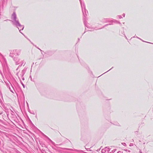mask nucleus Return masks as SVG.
Here are the masks:
<instances>
[{"label": "nucleus", "mask_w": 153, "mask_h": 153, "mask_svg": "<svg viewBox=\"0 0 153 153\" xmlns=\"http://www.w3.org/2000/svg\"><path fill=\"white\" fill-rule=\"evenodd\" d=\"M11 19L13 25L17 27L19 30L20 29V30H22L24 29V26L19 23V19L17 18L15 12H14L12 14Z\"/></svg>", "instance_id": "1"}, {"label": "nucleus", "mask_w": 153, "mask_h": 153, "mask_svg": "<svg viewBox=\"0 0 153 153\" xmlns=\"http://www.w3.org/2000/svg\"><path fill=\"white\" fill-rule=\"evenodd\" d=\"M21 52V49H15L11 50L10 53V56L11 57L18 56L20 55Z\"/></svg>", "instance_id": "2"}, {"label": "nucleus", "mask_w": 153, "mask_h": 153, "mask_svg": "<svg viewBox=\"0 0 153 153\" xmlns=\"http://www.w3.org/2000/svg\"><path fill=\"white\" fill-rule=\"evenodd\" d=\"M10 110L11 112L10 114V117L13 119V120L15 121H16L18 120V119L16 115L15 114V112L11 110Z\"/></svg>", "instance_id": "3"}, {"label": "nucleus", "mask_w": 153, "mask_h": 153, "mask_svg": "<svg viewBox=\"0 0 153 153\" xmlns=\"http://www.w3.org/2000/svg\"><path fill=\"white\" fill-rule=\"evenodd\" d=\"M13 60L15 61L16 65L19 64L21 63L20 59L18 56H16V57H12Z\"/></svg>", "instance_id": "4"}, {"label": "nucleus", "mask_w": 153, "mask_h": 153, "mask_svg": "<svg viewBox=\"0 0 153 153\" xmlns=\"http://www.w3.org/2000/svg\"><path fill=\"white\" fill-rule=\"evenodd\" d=\"M82 8V12L84 16L85 17L88 14V11L85 8V4H84V6H82L81 5Z\"/></svg>", "instance_id": "5"}, {"label": "nucleus", "mask_w": 153, "mask_h": 153, "mask_svg": "<svg viewBox=\"0 0 153 153\" xmlns=\"http://www.w3.org/2000/svg\"><path fill=\"white\" fill-rule=\"evenodd\" d=\"M113 25V24H107L105 25L102 28H97V27H94V28H91V30H90V31H91L93 30H98V29H102V28H104L105 27L107 26H108V25Z\"/></svg>", "instance_id": "6"}, {"label": "nucleus", "mask_w": 153, "mask_h": 153, "mask_svg": "<svg viewBox=\"0 0 153 153\" xmlns=\"http://www.w3.org/2000/svg\"><path fill=\"white\" fill-rule=\"evenodd\" d=\"M11 87L13 88V91H15V93L17 95V91L16 87V86L13 84H11Z\"/></svg>", "instance_id": "7"}, {"label": "nucleus", "mask_w": 153, "mask_h": 153, "mask_svg": "<svg viewBox=\"0 0 153 153\" xmlns=\"http://www.w3.org/2000/svg\"><path fill=\"white\" fill-rule=\"evenodd\" d=\"M2 66L4 72H6L8 70V68L7 63H6L5 64L3 65Z\"/></svg>", "instance_id": "8"}, {"label": "nucleus", "mask_w": 153, "mask_h": 153, "mask_svg": "<svg viewBox=\"0 0 153 153\" xmlns=\"http://www.w3.org/2000/svg\"><path fill=\"white\" fill-rule=\"evenodd\" d=\"M19 74V73L18 72L17 73L16 75L18 76L19 79L20 80V77H22L24 75V74H23V73L21 72V74H20V75L19 76L18 74Z\"/></svg>", "instance_id": "9"}, {"label": "nucleus", "mask_w": 153, "mask_h": 153, "mask_svg": "<svg viewBox=\"0 0 153 153\" xmlns=\"http://www.w3.org/2000/svg\"><path fill=\"white\" fill-rule=\"evenodd\" d=\"M11 84H10V85H8V87L9 88L10 90V91L13 94H15V91H13V88L11 87Z\"/></svg>", "instance_id": "10"}, {"label": "nucleus", "mask_w": 153, "mask_h": 153, "mask_svg": "<svg viewBox=\"0 0 153 153\" xmlns=\"http://www.w3.org/2000/svg\"><path fill=\"white\" fill-rule=\"evenodd\" d=\"M107 148H108V147H105L102 150H101V152L102 153H107Z\"/></svg>", "instance_id": "11"}, {"label": "nucleus", "mask_w": 153, "mask_h": 153, "mask_svg": "<svg viewBox=\"0 0 153 153\" xmlns=\"http://www.w3.org/2000/svg\"><path fill=\"white\" fill-rule=\"evenodd\" d=\"M108 19H102L101 20V22L102 23L108 22Z\"/></svg>", "instance_id": "12"}, {"label": "nucleus", "mask_w": 153, "mask_h": 153, "mask_svg": "<svg viewBox=\"0 0 153 153\" xmlns=\"http://www.w3.org/2000/svg\"><path fill=\"white\" fill-rule=\"evenodd\" d=\"M125 34H124V32L123 30L122 31H121L120 32V35L122 36H123L124 35H125Z\"/></svg>", "instance_id": "13"}, {"label": "nucleus", "mask_w": 153, "mask_h": 153, "mask_svg": "<svg viewBox=\"0 0 153 153\" xmlns=\"http://www.w3.org/2000/svg\"><path fill=\"white\" fill-rule=\"evenodd\" d=\"M20 63H21V64L20 65V66L21 67L23 64H24V66L25 65V62L24 60H23L21 61Z\"/></svg>", "instance_id": "14"}, {"label": "nucleus", "mask_w": 153, "mask_h": 153, "mask_svg": "<svg viewBox=\"0 0 153 153\" xmlns=\"http://www.w3.org/2000/svg\"><path fill=\"white\" fill-rule=\"evenodd\" d=\"M27 68H25L22 71V72L23 73V74H25L26 71V70H27Z\"/></svg>", "instance_id": "15"}, {"label": "nucleus", "mask_w": 153, "mask_h": 153, "mask_svg": "<svg viewBox=\"0 0 153 153\" xmlns=\"http://www.w3.org/2000/svg\"><path fill=\"white\" fill-rule=\"evenodd\" d=\"M81 5H82V6H84V3H82L81 0H79Z\"/></svg>", "instance_id": "16"}, {"label": "nucleus", "mask_w": 153, "mask_h": 153, "mask_svg": "<svg viewBox=\"0 0 153 153\" xmlns=\"http://www.w3.org/2000/svg\"><path fill=\"white\" fill-rule=\"evenodd\" d=\"M116 150V149H114L113 150H111V152H107V153H113Z\"/></svg>", "instance_id": "17"}, {"label": "nucleus", "mask_w": 153, "mask_h": 153, "mask_svg": "<svg viewBox=\"0 0 153 153\" xmlns=\"http://www.w3.org/2000/svg\"><path fill=\"white\" fill-rule=\"evenodd\" d=\"M113 20H108V22H110L111 23V24H113Z\"/></svg>", "instance_id": "18"}, {"label": "nucleus", "mask_w": 153, "mask_h": 153, "mask_svg": "<svg viewBox=\"0 0 153 153\" xmlns=\"http://www.w3.org/2000/svg\"><path fill=\"white\" fill-rule=\"evenodd\" d=\"M113 124L114 125H116V126H120V124L119 123H113Z\"/></svg>", "instance_id": "19"}, {"label": "nucleus", "mask_w": 153, "mask_h": 153, "mask_svg": "<svg viewBox=\"0 0 153 153\" xmlns=\"http://www.w3.org/2000/svg\"><path fill=\"white\" fill-rule=\"evenodd\" d=\"M107 149V152H110V149H109V148H107L106 149Z\"/></svg>", "instance_id": "20"}, {"label": "nucleus", "mask_w": 153, "mask_h": 153, "mask_svg": "<svg viewBox=\"0 0 153 153\" xmlns=\"http://www.w3.org/2000/svg\"><path fill=\"white\" fill-rule=\"evenodd\" d=\"M20 82H21V84H22V85L23 87L24 88H25V85H24V84L21 81V80H20Z\"/></svg>", "instance_id": "21"}, {"label": "nucleus", "mask_w": 153, "mask_h": 153, "mask_svg": "<svg viewBox=\"0 0 153 153\" xmlns=\"http://www.w3.org/2000/svg\"><path fill=\"white\" fill-rule=\"evenodd\" d=\"M122 144L124 146H126V144L125 143H122Z\"/></svg>", "instance_id": "22"}, {"label": "nucleus", "mask_w": 153, "mask_h": 153, "mask_svg": "<svg viewBox=\"0 0 153 153\" xmlns=\"http://www.w3.org/2000/svg\"><path fill=\"white\" fill-rule=\"evenodd\" d=\"M65 149L67 150H71V151L73 150V149H68V148H65Z\"/></svg>", "instance_id": "23"}, {"label": "nucleus", "mask_w": 153, "mask_h": 153, "mask_svg": "<svg viewBox=\"0 0 153 153\" xmlns=\"http://www.w3.org/2000/svg\"><path fill=\"white\" fill-rule=\"evenodd\" d=\"M117 16L118 17L119 19H121V18H122V16H120V15H118Z\"/></svg>", "instance_id": "24"}, {"label": "nucleus", "mask_w": 153, "mask_h": 153, "mask_svg": "<svg viewBox=\"0 0 153 153\" xmlns=\"http://www.w3.org/2000/svg\"><path fill=\"white\" fill-rule=\"evenodd\" d=\"M113 23H116L117 22V21L116 20L114 19L113 20Z\"/></svg>", "instance_id": "25"}, {"label": "nucleus", "mask_w": 153, "mask_h": 153, "mask_svg": "<svg viewBox=\"0 0 153 153\" xmlns=\"http://www.w3.org/2000/svg\"><path fill=\"white\" fill-rule=\"evenodd\" d=\"M50 141H51V142L52 143V144H53V145H54L55 144V143L54 142H53L50 139H49Z\"/></svg>", "instance_id": "26"}, {"label": "nucleus", "mask_w": 153, "mask_h": 153, "mask_svg": "<svg viewBox=\"0 0 153 153\" xmlns=\"http://www.w3.org/2000/svg\"><path fill=\"white\" fill-rule=\"evenodd\" d=\"M84 25L85 26H86L87 27H88L86 25V23L85 22H84Z\"/></svg>", "instance_id": "27"}, {"label": "nucleus", "mask_w": 153, "mask_h": 153, "mask_svg": "<svg viewBox=\"0 0 153 153\" xmlns=\"http://www.w3.org/2000/svg\"><path fill=\"white\" fill-rule=\"evenodd\" d=\"M137 37V38H138V39H140V40H142L143 42H145V41H144L142 39H140V38H139V37Z\"/></svg>", "instance_id": "28"}, {"label": "nucleus", "mask_w": 153, "mask_h": 153, "mask_svg": "<svg viewBox=\"0 0 153 153\" xmlns=\"http://www.w3.org/2000/svg\"><path fill=\"white\" fill-rule=\"evenodd\" d=\"M117 153H123V152L121 151H119L117 152Z\"/></svg>", "instance_id": "29"}, {"label": "nucleus", "mask_w": 153, "mask_h": 153, "mask_svg": "<svg viewBox=\"0 0 153 153\" xmlns=\"http://www.w3.org/2000/svg\"><path fill=\"white\" fill-rule=\"evenodd\" d=\"M21 30H20H20H19V32H20V33H21L22 34H23V35H24V34L22 33L21 32Z\"/></svg>", "instance_id": "30"}, {"label": "nucleus", "mask_w": 153, "mask_h": 153, "mask_svg": "<svg viewBox=\"0 0 153 153\" xmlns=\"http://www.w3.org/2000/svg\"><path fill=\"white\" fill-rule=\"evenodd\" d=\"M124 36H125V38H126V39H127V37L125 35H125H124Z\"/></svg>", "instance_id": "31"}, {"label": "nucleus", "mask_w": 153, "mask_h": 153, "mask_svg": "<svg viewBox=\"0 0 153 153\" xmlns=\"http://www.w3.org/2000/svg\"><path fill=\"white\" fill-rule=\"evenodd\" d=\"M113 68V67H112V68L111 69H110V70H108V71H107V72H105L104 74L105 73L108 71H109L110 70H111L112 68Z\"/></svg>", "instance_id": "32"}, {"label": "nucleus", "mask_w": 153, "mask_h": 153, "mask_svg": "<svg viewBox=\"0 0 153 153\" xmlns=\"http://www.w3.org/2000/svg\"><path fill=\"white\" fill-rule=\"evenodd\" d=\"M117 23H118L119 24H121V23L119 21H117Z\"/></svg>", "instance_id": "33"}, {"label": "nucleus", "mask_w": 153, "mask_h": 153, "mask_svg": "<svg viewBox=\"0 0 153 153\" xmlns=\"http://www.w3.org/2000/svg\"><path fill=\"white\" fill-rule=\"evenodd\" d=\"M19 67H20V65H19V67H18V68L16 69V71H17V70H18V68H19Z\"/></svg>", "instance_id": "34"}, {"label": "nucleus", "mask_w": 153, "mask_h": 153, "mask_svg": "<svg viewBox=\"0 0 153 153\" xmlns=\"http://www.w3.org/2000/svg\"><path fill=\"white\" fill-rule=\"evenodd\" d=\"M22 77V79L23 80H25V78L24 77Z\"/></svg>", "instance_id": "35"}, {"label": "nucleus", "mask_w": 153, "mask_h": 153, "mask_svg": "<svg viewBox=\"0 0 153 153\" xmlns=\"http://www.w3.org/2000/svg\"><path fill=\"white\" fill-rule=\"evenodd\" d=\"M123 17H124L125 16V14L124 13H123Z\"/></svg>", "instance_id": "36"}, {"label": "nucleus", "mask_w": 153, "mask_h": 153, "mask_svg": "<svg viewBox=\"0 0 153 153\" xmlns=\"http://www.w3.org/2000/svg\"><path fill=\"white\" fill-rule=\"evenodd\" d=\"M37 48H38L39 49V50H40L41 51H42L40 48H38V47H37Z\"/></svg>", "instance_id": "37"}, {"label": "nucleus", "mask_w": 153, "mask_h": 153, "mask_svg": "<svg viewBox=\"0 0 153 153\" xmlns=\"http://www.w3.org/2000/svg\"><path fill=\"white\" fill-rule=\"evenodd\" d=\"M37 48H38L39 49V50H40L41 51H42L40 48H38V47H37Z\"/></svg>", "instance_id": "38"}, {"label": "nucleus", "mask_w": 153, "mask_h": 153, "mask_svg": "<svg viewBox=\"0 0 153 153\" xmlns=\"http://www.w3.org/2000/svg\"><path fill=\"white\" fill-rule=\"evenodd\" d=\"M10 21V20L7 19L5 20V21Z\"/></svg>", "instance_id": "39"}, {"label": "nucleus", "mask_w": 153, "mask_h": 153, "mask_svg": "<svg viewBox=\"0 0 153 153\" xmlns=\"http://www.w3.org/2000/svg\"><path fill=\"white\" fill-rule=\"evenodd\" d=\"M0 73L2 75V73L1 72V71L0 70Z\"/></svg>", "instance_id": "40"}, {"label": "nucleus", "mask_w": 153, "mask_h": 153, "mask_svg": "<svg viewBox=\"0 0 153 153\" xmlns=\"http://www.w3.org/2000/svg\"><path fill=\"white\" fill-rule=\"evenodd\" d=\"M140 153H142V152H141V151H140Z\"/></svg>", "instance_id": "41"}, {"label": "nucleus", "mask_w": 153, "mask_h": 153, "mask_svg": "<svg viewBox=\"0 0 153 153\" xmlns=\"http://www.w3.org/2000/svg\"><path fill=\"white\" fill-rule=\"evenodd\" d=\"M148 43H151V44H153V43H151L149 42H148Z\"/></svg>", "instance_id": "42"}, {"label": "nucleus", "mask_w": 153, "mask_h": 153, "mask_svg": "<svg viewBox=\"0 0 153 153\" xmlns=\"http://www.w3.org/2000/svg\"><path fill=\"white\" fill-rule=\"evenodd\" d=\"M7 117H8V114H7Z\"/></svg>", "instance_id": "43"}, {"label": "nucleus", "mask_w": 153, "mask_h": 153, "mask_svg": "<svg viewBox=\"0 0 153 153\" xmlns=\"http://www.w3.org/2000/svg\"><path fill=\"white\" fill-rule=\"evenodd\" d=\"M42 51L41 53H42V54L43 52H42V51Z\"/></svg>", "instance_id": "44"}, {"label": "nucleus", "mask_w": 153, "mask_h": 153, "mask_svg": "<svg viewBox=\"0 0 153 153\" xmlns=\"http://www.w3.org/2000/svg\"><path fill=\"white\" fill-rule=\"evenodd\" d=\"M78 40H79V38H78Z\"/></svg>", "instance_id": "45"}, {"label": "nucleus", "mask_w": 153, "mask_h": 153, "mask_svg": "<svg viewBox=\"0 0 153 153\" xmlns=\"http://www.w3.org/2000/svg\"><path fill=\"white\" fill-rule=\"evenodd\" d=\"M135 37V36H134L133 37L134 38Z\"/></svg>", "instance_id": "46"}, {"label": "nucleus", "mask_w": 153, "mask_h": 153, "mask_svg": "<svg viewBox=\"0 0 153 153\" xmlns=\"http://www.w3.org/2000/svg\"><path fill=\"white\" fill-rule=\"evenodd\" d=\"M1 114V113H0V114Z\"/></svg>", "instance_id": "47"}]
</instances>
